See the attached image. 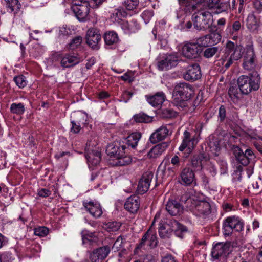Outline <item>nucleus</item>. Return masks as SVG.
Here are the masks:
<instances>
[{"label":"nucleus","mask_w":262,"mask_h":262,"mask_svg":"<svg viewBox=\"0 0 262 262\" xmlns=\"http://www.w3.org/2000/svg\"><path fill=\"white\" fill-rule=\"evenodd\" d=\"M260 83V75L256 71L251 72L248 76L241 75L237 80L239 91L244 95H247L253 91L258 90Z\"/></svg>","instance_id":"f257e3e1"},{"label":"nucleus","mask_w":262,"mask_h":262,"mask_svg":"<svg viewBox=\"0 0 262 262\" xmlns=\"http://www.w3.org/2000/svg\"><path fill=\"white\" fill-rule=\"evenodd\" d=\"M242 47L236 46L234 42L228 41L226 45L224 54L221 59L222 64L228 69L234 61L239 60L242 56Z\"/></svg>","instance_id":"f03ea898"},{"label":"nucleus","mask_w":262,"mask_h":262,"mask_svg":"<svg viewBox=\"0 0 262 262\" xmlns=\"http://www.w3.org/2000/svg\"><path fill=\"white\" fill-rule=\"evenodd\" d=\"M194 94V90L190 84L183 82L176 85L173 91V98L177 105L185 106L186 101L189 100Z\"/></svg>","instance_id":"7ed1b4c3"},{"label":"nucleus","mask_w":262,"mask_h":262,"mask_svg":"<svg viewBox=\"0 0 262 262\" xmlns=\"http://www.w3.org/2000/svg\"><path fill=\"white\" fill-rule=\"evenodd\" d=\"M212 15L207 10L201 9L195 12L192 16L194 27L198 30L205 29L210 25Z\"/></svg>","instance_id":"20e7f679"},{"label":"nucleus","mask_w":262,"mask_h":262,"mask_svg":"<svg viewBox=\"0 0 262 262\" xmlns=\"http://www.w3.org/2000/svg\"><path fill=\"white\" fill-rule=\"evenodd\" d=\"M187 207H189L196 215L205 216L211 212V206L207 201H201L188 198L185 201Z\"/></svg>","instance_id":"39448f33"},{"label":"nucleus","mask_w":262,"mask_h":262,"mask_svg":"<svg viewBox=\"0 0 262 262\" xmlns=\"http://www.w3.org/2000/svg\"><path fill=\"white\" fill-rule=\"evenodd\" d=\"M71 9L79 21H85L88 19L90 12L89 0H74Z\"/></svg>","instance_id":"423d86ee"},{"label":"nucleus","mask_w":262,"mask_h":262,"mask_svg":"<svg viewBox=\"0 0 262 262\" xmlns=\"http://www.w3.org/2000/svg\"><path fill=\"white\" fill-rule=\"evenodd\" d=\"M243 227L244 224L239 217L235 215L228 216L223 223L224 234L227 236L231 235L233 231H241Z\"/></svg>","instance_id":"0eeeda50"},{"label":"nucleus","mask_w":262,"mask_h":262,"mask_svg":"<svg viewBox=\"0 0 262 262\" xmlns=\"http://www.w3.org/2000/svg\"><path fill=\"white\" fill-rule=\"evenodd\" d=\"M233 150L236 160L243 165L246 166L250 162H254L256 156L251 149L247 148L243 151L238 146H234Z\"/></svg>","instance_id":"6e6552de"},{"label":"nucleus","mask_w":262,"mask_h":262,"mask_svg":"<svg viewBox=\"0 0 262 262\" xmlns=\"http://www.w3.org/2000/svg\"><path fill=\"white\" fill-rule=\"evenodd\" d=\"M256 65L257 60L253 47L252 45H248L244 56L243 67L246 70L252 72L255 71L254 69Z\"/></svg>","instance_id":"1a4fd4ad"},{"label":"nucleus","mask_w":262,"mask_h":262,"mask_svg":"<svg viewBox=\"0 0 262 262\" xmlns=\"http://www.w3.org/2000/svg\"><path fill=\"white\" fill-rule=\"evenodd\" d=\"M202 52V49L195 42H187L182 48V53L184 57L189 59L198 58Z\"/></svg>","instance_id":"9d476101"},{"label":"nucleus","mask_w":262,"mask_h":262,"mask_svg":"<svg viewBox=\"0 0 262 262\" xmlns=\"http://www.w3.org/2000/svg\"><path fill=\"white\" fill-rule=\"evenodd\" d=\"M178 62L179 58L176 54H166L160 58L157 67L160 70H168L176 67Z\"/></svg>","instance_id":"9b49d317"},{"label":"nucleus","mask_w":262,"mask_h":262,"mask_svg":"<svg viewBox=\"0 0 262 262\" xmlns=\"http://www.w3.org/2000/svg\"><path fill=\"white\" fill-rule=\"evenodd\" d=\"M231 248V242L217 243L213 246L212 249V256L215 259H218L220 257L226 256L229 253Z\"/></svg>","instance_id":"f8f14e48"},{"label":"nucleus","mask_w":262,"mask_h":262,"mask_svg":"<svg viewBox=\"0 0 262 262\" xmlns=\"http://www.w3.org/2000/svg\"><path fill=\"white\" fill-rule=\"evenodd\" d=\"M126 148V145L121 144L120 142H114L107 146L106 153L110 157L116 159L124 154Z\"/></svg>","instance_id":"ddd939ff"},{"label":"nucleus","mask_w":262,"mask_h":262,"mask_svg":"<svg viewBox=\"0 0 262 262\" xmlns=\"http://www.w3.org/2000/svg\"><path fill=\"white\" fill-rule=\"evenodd\" d=\"M101 39V36L99 31L94 28L88 30L86 34V42L92 49H99V42Z\"/></svg>","instance_id":"4468645a"},{"label":"nucleus","mask_w":262,"mask_h":262,"mask_svg":"<svg viewBox=\"0 0 262 262\" xmlns=\"http://www.w3.org/2000/svg\"><path fill=\"white\" fill-rule=\"evenodd\" d=\"M153 176L154 174L150 171H146L143 174L138 183V193L143 194L148 190Z\"/></svg>","instance_id":"2eb2a0df"},{"label":"nucleus","mask_w":262,"mask_h":262,"mask_svg":"<svg viewBox=\"0 0 262 262\" xmlns=\"http://www.w3.org/2000/svg\"><path fill=\"white\" fill-rule=\"evenodd\" d=\"M201 77V70L198 63L189 66L184 74V78L187 81H195Z\"/></svg>","instance_id":"dca6fc26"},{"label":"nucleus","mask_w":262,"mask_h":262,"mask_svg":"<svg viewBox=\"0 0 262 262\" xmlns=\"http://www.w3.org/2000/svg\"><path fill=\"white\" fill-rule=\"evenodd\" d=\"M165 209L171 216L180 215L183 211V206L176 200H169L165 204Z\"/></svg>","instance_id":"f3484780"},{"label":"nucleus","mask_w":262,"mask_h":262,"mask_svg":"<svg viewBox=\"0 0 262 262\" xmlns=\"http://www.w3.org/2000/svg\"><path fill=\"white\" fill-rule=\"evenodd\" d=\"M80 61V58L77 54L68 53L66 54L62 58L61 65L64 68H68L77 64Z\"/></svg>","instance_id":"a211bd4d"},{"label":"nucleus","mask_w":262,"mask_h":262,"mask_svg":"<svg viewBox=\"0 0 262 262\" xmlns=\"http://www.w3.org/2000/svg\"><path fill=\"white\" fill-rule=\"evenodd\" d=\"M179 2L186 13L195 12L201 9L200 4L195 3V0H179Z\"/></svg>","instance_id":"6ab92c4d"},{"label":"nucleus","mask_w":262,"mask_h":262,"mask_svg":"<svg viewBox=\"0 0 262 262\" xmlns=\"http://www.w3.org/2000/svg\"><path fill=\"white\" fill-rule=\"evenodd\" d=\"M83 206L90 214L96 218L99 217L102 214V210L99 203L92 201L83 202Z\"/></svg>","instance_id":"aec40b11"},{"label":"nucleus","mask_w":262,"mask_h":262,"mask_svg":"<svg viewBox=\"0 0 262 262\" xmlns=\"http://www.w3.org/2000/svg\"><path fill=\"white\" fill-rule=\"evenodd\" d=\"M139 207V197L136 195L128 198L124 204V208L133 213L137 212Z\"/></svg>","instance_id":"412c9836"},{"label":"nucleus","mask_w":262,"mask_h":262,"mask_svg":"<svg viewBox=\"0 0 262 262\" xmlns=\"http://www.w3.org/2000/svg\"><path fill=\"white\" fill-rule=\"evenodd\" d=\"M168 132L169 130L166 126H162L150 135L149 140L152 143H156L165 139L168 136Z\"/></svg>","instance_id":"4be33fe9"},{"label":"nucleus","mask_w":262,"mask_h":262,"mask_svg":"<svg viewBox=\"0 0 262 262\" xmlns=\"http://www.w3.org/2000/svg\"><path fill=\"white\" fill-rule=\"evenodd\" d=\"M181 178L182 185L189 186L191 185L195 178V174L193 171L190 168H185L181 173Z\"/></svg>","instance_id":"5701e85b"},{"label":"nucleus","mask_w":262,"mask_h":262,"mask_svg":"<svg viewBox=\"0 0 262 262\" xmlns=\"http://www.w3.org/2000/svg\"><path fill=\"white\" fill-rule=\"evenodd\" d=\"M147 102L152 106L155 107H160L165 101L166 96L162 92L156 93L154 95L146 96Z\"/></svg>","instance_id":"b1692460"},{"label":"nucleus","mask_w":262,"mask_h":262,"mask_svg":"<svg viewBox=\"0 0 262 262\" xmlns=\"http://www.w3.org/2000/svg\"><path fill=\"white\" fill-rule=\"evenodd\" d=\"M85 157L88 162L93 166L99 164L101 160V154L98 149H91L90 151L88 152Z\"/></svg>","instance_id":"393cba45"},{"label":"nucleus","mask_w":262,"mask_h":262,"mask_svg":"<svg viewBox=\"0 0 262 262\" xmlns=\"http://www.w3.org/2000/svg\"><path fill=\"white\" fill-rule=\"evenodd\" d=\"M183 136V141L179 147V150L182 151L187 148L189 151L191 150L194 148V139L191 138L190 133L187 130L184 132Z\"/></svg>","instance_id":"a878e982"},{"label":"nucleus","mask_w":262,"mask_h":262,"mask_svg":"<svg viewBox=\"0 0 262 262\" xmlns=\"http://www.w3.org/2000/svg\"><path fill=\"white\" fill-rule=\"evenodd\" d=\"M168 145L166 142H163L155 145L148 153L149 158H156L161 155L166 149Z\"/></svg>","instance_id":"bb28decb"},{"label":"nucleus","mask_w":262,"mask_h":262,"mask_svg":"<svg viewBox=\"0 0 262 262\" xmlns=\"http://www.w3.org/2000/svg\"><path fill=\"white\" fill-rule=\"evenodd\" d=\"M207 161V157L203 153H199L193 156L191 158V162L192 166L197 170L202 169V162Z\"/></svg>","instance_id":"cd10ccee"},{"label":"nucleus","mask_w":262,"mask_h":262,"mask_svg":"<svg viewBox=\"0 0 262 262\" xmlns=\"http://www.w3.org/2000/svg\"><path fill=\"white\" fill-rule=\"evenodd\" d=\"M141 137V134L138 132L133 133L130 134L126 139V144L127 147H130L135 149L138 145V143Z\"/></svg>","instance_id":"c85d7f7f"},{"label":"nucleus","mask_w":262,"mask_h":262,"mask_svg":"<svg viewBox=\"0 0 262 262\" xmlns=\"http://www.w3.org/2000/svg\"><path fill=\"white\" fill-rule=\"evenodd\" d=\"M172 231H174L176 235L182 238L184 236V234L187 231V227L176 220L172 222Z\"/></svg>","instance_id":"c756f323"},{"label":"nucleus","mask_w":262,"mask_h":262,"mask_svg":"<svg viewBox=\"0 0 262 262\" xmlns=\"http://www.w3.org/2000/svg\"><path fill=\"white\" fill-rule=\"evenodd\" d=\"M238 86H230L228 90V95L234 103H237L242 96L241 92H239Z\"/></svg>","instance_id":"7c9ffc66"},{"label":"nucleus","mask_w":262,"mask_h":262,"mask_svg":"<svg viewBox=\"0 0 262 262\" xmlns=\"http://www.w3.org/2000/svg\"><path fill=\"white\" fill-rule=\"evenodd\" d=\"M104 41L106 46H112L118 41L117 34L114 31L108 32L104 34Z\"/></svg>","instance_id":"2f4dec72"},{"label":"nucleus","mask_w":262,"mask_h":262,"mask_svg":"<svg viewBox=\"0 0 262 262\" xmlns=\"http://www.w3.org/2000/svg\"><path fill=\"white\" fill-rule=\"evenodd\" d=\"M246 25L247 28L251 31H254L257 28L258 21L253 13H250L248 15L246 19Z\"/></svg>","instance_id":"473e14b6"},{"label":"nucleus","mask_w":262,"mask_h":262,"mask_svg":"<svg viewBox=\"0 0 262 262\" xmlns=\"http://www.w3.org/2000/svg\"><path fill=\"white\" fill-rule=\"evenodd\" d=\"M168 224H160L159 227V235L162 238H168L170 237L172 229L168 228Z\"/></svg>","instance_id":"72a5a7b5"},{"label":"nucleus","mask_w":262,"mask_h":262,"mask_svg":"<svg viewBox=\"0 0 262 262\" xmlns=\"http://www.w3.org/2000/svg\"><path fill=\"white\" fill-rule=\"evenodd\" d=\"M116 162L113 163L114 165L123 166L130 164L132 162V158L130 156H124V154L120 157L116 159Z\"/></svg>","instance_id":"f704fd0d"},{"label":"nucleus","mask_w":262,"mask_h":262,"mask_svg":"<svg viewBox=\"0 0 262 262\" xmlns=\"http://www.w3.org/2000/svg\"><path fill=\"white\" fill-rule=\"evenodd\" d=\"M81 234L83 244L88 243H89L90 244H92L93 243H95L97 241V237L94 233L82 231Z\"/></svg>","instance_id":"c9c22d12"},{"label":"nucleus","mask_w":262,"mask_h":262,"mask_svg":"<svg viewBox=\"0 0 262 262\" xmlns=\"http://www.w3.org/2000/svg\"><path fill=\"white\" fill-rule=\"evenodd\" d=\"M83 115L81 114L77 115L76 119L71 121L72 127L71 131L74 133H78L81 129V118H83Z\"/></svg>","instance_id":"e433bc0d"},{"label":"nucleus","mask_w":262,"mask_h":262,"mask_svg":"<svg viewBox=\"0 0 262 262\" xmlns=\"http://www.w3.org/2000/svg\"><path fill=\"white\" fill-rule=\"evenodd\" d=\"M133 118L134 120L138 123H147L152 121V117L142 112L135 114Z\"/></svg>","instance_id":"4c0bfd02"},{"label":"nucleus","mask_w":262,"mask_h":262,"mask_svg":"<svg viewBox=\"0 0 262 262\" xmlns=\"http://www.w3.org/2000/svg\"><path fill=\"white\" fill-rule=\"evenodd\" d=\"M25 111L24 105L21 103H13L10 106V111L13 114L21 115L24 113Z\"/></svg>","instance_id":"58836bf2"},{"label":"nucleus","mask_w":262,"mask_h":262,"mask_svg":"<svg viewBox=\"0 0 262 262\" xmlns=\"http://www.w3.org/2000/svg\"><path fill=\"white\" fill-rule=\"evenodd\" d=\"M211 46L216 45L222 39L221 35L217 32H212L207 34Z\"/></svg>","instance_id":"ea45409f"},{"label":"nucleus","mask_w":262,"mask_h":262,"mask_svg":"<svg viewBox=\"0 0 262 262\" xmlns=\"http://www.w3.org/2000/svg\"><path fill=\"white\" fill-rule=\"evenodd\" d=\"M219 51L217 47L210 46L205 49L203 52V55L205 58H210L215 55Z\"/></svg>","instance_id":"a19ab883"},{"label":"nucleus","mask_w":262,"mask_h":262,"mask_svg":"<svg viewBox=\"0 0 262 262\" xmlns=\"http://www.w3.org/2000/svg\"><path fill=\"white\" fill-rule=\"evenodd\" d=\"M9 9V12H16L20 9V5L18 3V0H4Z\"/></svg>","instance_id":"79ce46f5"},{"label":"nucleus","mask_w":262,"mask_h":262,"mask_svg":"<svg viewBox=\"0 0 262 262\" xmlns=\"http://www.w3.org/2000/svg\"><path fill=\"white\" fill-rule=\"evenodd\" d=\"M209 146L211 151H212L215 156L219 155L217 152L220 150L221 147L220 146V141L217 138L213 139L210 141L209 143Z\"/></svg>","instance_id":"37998d69"},{"label":"nucleus","mask_w":262,"mask_h":262,"mask_svg":"<svg viewBox=\"0 0 262 262\" xmlns=\"http://www.w3.org/2000/svg\"><path fill=\"white\" fill-rule=\"evenodd\" d=\"M82 42V37L80 36H77L74 37L71 42L67 45L68 50H74L80 46Z\"/></svg>","instance_id":"c03bdc74"},{"label":"nucleus","mask_w":262,"mask_h":262,"mask_svg":"<svg viewBox=\"0 0 262 262\" xmlns=\"http://www.w3.org/2000/svg\"><path fill=\"white\" fill-rule=\"evenodd\" d=\"M97 254L104 259L108 255L110 252V248L108 246H103L95 250Z\"/></svg>","instance_id":"a18cd8bd"},{"label":"nucleus","mask_w":262,"mask_h":262,"mask_svg":"<svg viewBox=\"0 0 262 262\" xmlns=\"http://www.w3.org/2000/svg\"><path fill=\"white\" fill-rule=\"evenodd\" d=\"M177 113L170 108H165L162 110L161 116L163 118H172L176 117Z\"/></svg>","instance_id":"49530a36"},{"label":"nucleus","mask_w":262,"mask_h":262,"mask_svg":"<svg viewBox=\"0 0 262 262\" xmlns=\"http://www.w3.org/2000/svg\"><path fill=\"white\" fill-rule=\"evenodd\" d=\"M139 4V0H126L123 5L128 10H133L136 9Z\"/></svg>","instance_id":"de8ad7c7"},{"label":"nucleus","mask_w":262,"mask_h":262,"mask_svg":"<svg viewBox=\"0 0 262 262\" xmlns=\"http://www.w3.org/2000/svg\"><path fill=\"white\" fill-rule=\"evenodd\" d=\"M199 45V48L208 47L211 46L207 35L199 38L195 42Z\"/></svg>","instance_id":"09e8293b"},{"label":"nucleus","mask_w":262,"mask_h":262,"mask_svg":"<svg viewBox=\"0 0 262 262\" xmlns=\"http://www.w3.org/2000/svg\"><path fill=\"white\" fill-rule=\"evenodd\" d=\"M49 229L45 226H41L36 228L34 230V233L35 235L39 237H45L49 233Z\"/></svg>","instance_id":"8fccbe9b"},{"label":"nucleus","mask_w":262,"mask_h":262,"mask_svg":"<svg viewBox=\"0 0 262 262\" xmlns=\"http://www.w3.org/2000/svg\"><path fill=\"white\" fill-rule=\"evenodd\" d=\"M216 8L219 12L228 10L229 8H230L229 0H223L219 2Z\"/></svg>","instance_id":"3c124183"},{"label":"nucleus","mask_w":262,"mask_h":262,"mask_svg":"<svg viewBox=\"0 0 262 262\" xmlns=\"http://www.w3.org/2000/svg\"><path fill=\"white\" fill-rule=\"evenodd\" d=\"M121 226V224L118 222H110L106 224V228L109 232L118 231Z\"/></svg>","instance_id":"603ef678"},{"label":"nucleus","mask_w":262,"mask_h":262,"mask_svg":"<svg viewBox=\"0 0 262 262\" xmlns=\"http://www.w3.org/2000/svg\"><path fill=\"white\" fill-rule=\"evenodd\" d=\"M16 84L20 88H23L27 85V80L23 75H19L14 77Z\"/></svg>","instance_id":"864d4df0"},{"label":"nucleus","mask_w":262,"mask_h":262,"mask_svg":"<svg viewBox=\"0 0 262 262\" xmlns=\"http://www.w3.org/2000/svg\"><path fill=\"white\" fill-rule=\"evenodd\" d=\"M153 16L154 12L152 10H146L142 13V17L145 24H147Z\"/></svg>","instance_id":"5fc2aeb1"},{"label":"nucleus","mask_w":262,"mask_h":262,"mask_svg":"<svg viewBox=\"0 0 262 262\" xmlns=\"http://www.w3.org/2000/svg\"><path fill=\"white\" fill-rule=\"evenodd\" d=\"M121 27L126 34H129L134 32V30L132 28V25H130L127 21H123L121 24Z\"/></svg>","instance_id":"6e6d98bb"},{"label":"nucleus","mask_w":262,"mask_h":262,"mask_svg":"<svg viewBox=\"0 0 262 262\" xmlns=\"http://www.w3.org/2000/svg\"><path fill=\"white\" fill-rule=\"evenodd\" d=\"M218 118L220 122H223L226 118V109L223 105H222L219 108Z\"/></svg>","instance_id":"4d7b16f0"},{"label":"nucleus","mask_w":262,"mask_h":262,"mask_svg":"<svg viewBox=\"0 0 262 262\" xmlns=\"http://www.w3.org/2000/svg\"><path fill=\"white\" fill-rule=\"evenodd\" d=\"M157 243L158 240L156 234H151L150 232L148 245L151 248H154L157 246Z\"/></svg>","instance_id":"13d9d810"},{"label":"nucleus","mask_w":262,"mask_h":262,"mask_svg":"<svg viewBox=\"0 0 262 262\" xmlns=\"http://www.w3.org/2000/svg\"><path fill=\"white\" fill-rule=\"evenodd\" d=\"M90 259L92 262H102L104 260L102 257L99 256L95 250L93 251L90 255Z\"/></svg>","instance_id":"bf43d9fd"},{"label":"nucleus","mask_w":262,"mask_h":262,"mask_svg":"<svg viewBox=\"0 0 262 262\" xmlns=\"http://www.w3.org/2000/svg\"><path fill=\"white\" fill-rule=\"evenodd\" d=\"M150 236V230L147 231L145 234L143 236L140 243L138 246V248H141L142 246L145 245V243L148 241V238Z\"/></svg>","instance_id":"052dcab7"},{"label":"nucleus","mask_w":262,"mask_h":262,"mask_svg":"<svg viewBox=\"0 0 262 262\" xmlns=\"http://www.w3.org/2000/svg\"><path fill=\"white\" fill-rule=\"evenodd\" d=\"M241 28V24L239 21H235L233 23L232 28L231 26L228 27L227 29L229 30V32H231V29H232V33L233 34L234 32H237L240 30Z\"/></svg>","instance_id":"680f3d73"},{"label":"nucleus","mask_w":262,"mask_h":262,"mask_svg":"<svg viewBox=\"0 0 262 262\" xmlns=\"http://www.w3.org/2000/svg\"><path fill=\"white\" fill-rule=\"evenodd\" d=\"M71 31L66 27H61L59 31V37H68L71 34Z\"/></svg>","instance_id":"e2e57ef3"},{"label":"nucleus","mask_w":262,"mask_h":262,"mask_svg":"<svg viewBox=\"0 0 262 262\" xmlns=\"http://www.w3.org/2000/svg\"><path fill=\"white\" fill-rule=\"evenodd\" d=\"M51 194V191L46 188H41L38 190V194L39 196L46 198L49 196Z\"/></svg>","instance_id":"0e129e2a"},{"label":"nucleus","mask_w":262,"mask_h":262,"mask_svg":"<svg viewBox=\"0 0 262 262\" xmlns=\"http://www.w3.org/2000/svg\"><path fill=\"white\" fill-rule=\"evenodd\" d=\"M133 93L129 91H124L122 94V99L124 102H127L133 96Z\"/></svg>","instance_id":"69168bd1"},{"label":"nucleus","mask_w":262,"mask_h":262,"mask_svg":"<svg viewBox=\"0 0 262 262\" xmlns=\"http://www.w3.org/2000/svg\"><path fill=\"white\" fill-rule=\"evenodd\" d=\"M161 262H178L176 259L171 255H167L164 256L162 259Z\"/></svg>","instance_id":"338daca9"},{"label":"nucleus","mask_w":262,"mask_h":262,"mask_svg":"<svg viewBox=\"0 0 262 262\" xmlns=\"http://www.w3.org/2000/svg\"><path fill=\"white\" fill-rule=\"evenodd\" d=\"M253 5L254 8L259 12L262 11V0H254Z\"/></svg>","instance_id":"774afa93"}]
</instances>
